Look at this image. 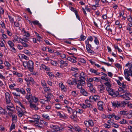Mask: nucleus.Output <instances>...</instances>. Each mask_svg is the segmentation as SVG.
<instances>
[{
    "mask_svg": "<svg viewBox=\"0 0 132 132\" xmlns=\"http://www.w3.org/2000/svg\"><path fill=\"white\" fill-rule=\"evenodd\" d=\"M12 94H13L14 96H15L16 97L17 96H20V94L19 93H17L16 92H13L12 93Z\"/></svg>",
    "mask_w": 132,
    "mask_h": 132,
    "instance_id": "6e6d98bb",
    "label": "nucleus"
},
{
    "mask_svg": "<svg viewBox=\"0 0 132 132\" xmlns=\"http://www.w3.org/2000/svg\"><path fill=\"white\" fill-rule=\"evenodd\" d=\"M93 40V38L91 36H90L88 37V38L87 40H86L85 42L87 41L89 42V41H90L91 42Z\"/></svg>",
    "mask_w": 132,
    "mask_h": 132,
    "instance_id": "4c0bfd02",
    "label": "nucleus"
},
{
    "mask_svg": "<svg viewBox=\"0 0 132 132\" xmlns=\"http://www.w3.org/2000/svg\"><path fill=\"white\" fill-rule=\"evenodd\" d=\"M50 63L54 66H56L57 64V61H50Z\"/></svg>",
    "mask_w": 132,
    "mask_h": 132,
    "instance_id": "b1692460",
    "label": "nucleus"
},
{
    "mask_svg": "<svg viewBox=\"0 0 132 132\" xmlns=\"http://www.w3.org/2000/svg\"><path fill=\"white\" fill-rule=\"evenodd\" d=\"M130 72L129 70L127 69L124 70V74L126 76L129 77L130 76Z\"/></svg>",
    "mask_w": 132,
    "mask_h": 132,
    "instance_id": "f3484780",
    "label": "nucleus"
},
{
    "mask_svg": "<svg viewBox=\"0 0 132 132\" xmlns=\"http://www.w3.org/2000/svg\"><path fill=\"white\" fill-rule=\"evenodd\" d=\"M4 64L5 66L7 67V69H10V67L11 66V64L7 61H5L4 62Z\"/></svg>",
    "mask_w": 132,
    "mask_h": 132,
    "instance_id": "a211bd4d",
    "label": "nucleus"
},
{
    "mask_svg": "<svg viewBox=\"0 0 132 132\" xmlns=\"http://www.w3.org/2000/svg\"><path fill=\"white\" fill-rule=\"evenodd\" d=\"M78 70V69L77 68L71 67L70 70L71 71H74L75 72H77Z\"/></svg>",
    "mask_w": 132,
    "mask_h": 132,
    "instance_id": "f704fd0d",
    "label": "nucleus"
},
{
    "mask_svg": "<svg viewBox=\"0 0 132 132\" xmlns=\"http://www.w3.org/2000/svg\"><path fill=\"white\" fill-rule=\"evenodd\" d=\"M58 62L61 65H63L64 61L62 60H58Z\"/></svg>",
    "mask_w": 132,
    "mask_h": 132,
    "instance_id": "0e129e2a",
    "label": "nucleus"
},
{
    "mask_svg": "<svg viewBox=\"0 0 132 132\" xmlns=\"http://www.w3.org/2000/svg\"><path fill=\"white\" fill-rule=\"evenodd\" d=\"M7 42L8 44L10 47V48L11 47L14 46V44L12 41L10 40H9Z\"/></svg>",
    "mask_w": 132,
    "mask_h": 132,
    "instance_id": "c756f323",
    "label": "nucleus"
},
{
    "mask_svg": "<svg viewBox=\"0 0 132 132\" xmlns=\"http://www.w3.org/2000/svg\"><path fill=\"white\" fill-rule=\"evenodd\" d=\"M0 24L3 28H5V23L4 22L1 21V22H0Z\"/></svg>",
    "mask_w": 132,
    "mask_h": 132,
    "instance_id": "5fc2aeb1",
    "label": "nucleus"
},
{
    "mask_svg": "<svg viewBox=\"0 0 132 132\" xmlns=\"http://www.w3.org/2000/svg\"><path fill=\"white\" fill-rule=\"evenodd\" d=\"M79 79L77 81V87L80 88H82V86H83L85 83V77H81L79 78Z\"/></svg>",
    "mask_w": 132,
    "mask_h": 132,
    "instance_id": "f03ea898",
    "label": "nucleus"
},
{
    "mask_svg": "<svg viewBox=\"0 0 132 132\" xmlns=\"http://www.w3.org/2000/svg\"><path fill=\"white\" fill-rule=\"evenodd\" d=\"M19 50H21L23 48V46L22 45H20L18 44L17 46Z\"/></svg>",
    "mask_w": 132,
    "mask_h": 132,
    "instance_id": "338daca9",
    "label": "nucleus"
},
{
    "mask_svg": "<svg viewBox=\"0 0 132 132\" xmlns=\"http://www.w3.org/2000/svg\"><path fill=\"white\" fill-rule=\"evenodd\" d=\"M30 101H32V103H33V102L36 103L38 101V99L37 97H35L34 96H32L31 100L29 101V103H30Z\"/></svg>",
    "mask_w": 132,
    "mask_h": 132,
    "instance_id": "ddd939ff",
    "label": "nucleus"
},
{
    "mask_svg": "<svg viewBox=\"0 0 132 132\" xmlns=\"http://www.w3.org/2000/svg\"><path fill=\"white\" fill-rule=\"evenodd\" d=\"M59 87L61 88L62 91L66 92L67 91L66 88L63 85L62 82L59 83Z\"/></svg>",
    "mask_w": 132,
    "mask_h": 132,
    "instance_id": "9b49d317",
    "label": "nucleus"
},
{
    "mask_svg": "<svg viewBox=\"0 0 132 132\" xmlns=\"http://www.w3.org/2000/svg\"><path fill=\"white\" fill-rule=\"evenodd\" d=\"M86 38V37L85 36L83 35H81L80 36L79 40L81 41H83Z\"/></svg>",
    "mask_w": 132,
    "mask_h": 132,
    "instance_id": "473e14b6",
    "label": "nucleus"
},
{
    "mask_svg": "<svg viewBox=\"0 0 132 132\" xmlns=\"http://www.w3.org/2000/svg\"><path fill=\"white\" fill-rule=\"evenodd\" d=\"M110 25L107 26L105 28V29L107 31L110 30L111 32H112V30L110 28Z\"/></svg>",
    "mask_w": 132,
    "mask_h": 132,
    "instance_id": "864d4df0",
    "label": "nucleus"
},
{
    "mask_svg": "<svg viewBox=\"0 0 132 132\" xmlns=\"http://www.w3.org/2000/svg\"><path fill=\"white\" fill-rule=\"evenodd\" d=\"M88 122L89 126L92 127L94 126V122L92 120H88Z\"/></svg>",
    "mask_w": 132,
    "mask_h": 132,
    "instance_id": "bb28decb",
    "label": "nucleus"
},
{
    "mask_svg": "<svg viewBox=\"0 0 132 132\" xmlns=\"http://www.w3.org/2000/svg\"><path fill=\"white\" fill-rule=\"evenodd\" d=\"M45 96L47 98V100H45V101L48 102L50 101L51 100V98L52 96L49 95H45Z\"/></svg>",
    "mask_w": 132,
    "mask_h": 132,
    "instance_id": "a878e982",
    "label": "nucleus"
},
{
    "mask_svg": "<svg viewBox=\"0 0 132 132\" xmlns=\"http://www.w3.org/2000/svg\"><path fill=\"white\" fill-rule=\"evenodd\" d=\"M72 114L70 116V118L73 119H76L77 117V112L75 110H72Z\"/></svg>",
    "mask_w": 132,
    "mask_h": 132,
    "instance_id": "9d476101",
    "label": "nucleus"
},
{
    "mask_svg": "<svg viewBox=\"0 0 132 132\" xmlns=\"http://www.w3.org/2000/svg\"><path fill=\"white\" fill-rule=\"evenodd\" d=\"M30 108L36 111L37 110L39 109L38 107L37 106V105L34 104L33 103H32V101H30Z\"/></svg>",
    "mask_w": 132,
    "mask_h": 132,
    "instance_id": "6e6552de",
    "label": "nucleus"
},
{
    "mask_svg": "<svg viewBox=\"0 0 132 132\" xmlns=\"http://www.w3.org/2000/svg\"><path fill=\"white\" fill-rule=\"evenodd\" d=\"M5 98L7 104H9L11 103L10 96L9 93L8 92H6L5 94Z\"/></svg>",
    "mask_w": 132,
    "mask_h": 132,
    "instance_id": "0eeeda50",
    "label": "nucleus"
},
{
    "mask_svg": "<svg viewBox=\"0 0 132 132\" xmlns=\"http://www.w3.org/2000/svg\"><path fill=\"white\" fill-rule=\"evenodd\" d=\"M34 63L31 60H29L28 62L27 68L30 72H32L34 69Z\"/></svg>",
    "mask_w": 132,
    "mask_h": 132,
    "instance_id": "7ed1b4c3",
    "label": "nucleus"
},
{
    "mask_svg": "<svg viewBox=\"0 0 132 132\" xmlns=\"http://www.w3.org/2000/svg\"><path fill=\"white\" fill-rule=\"evenodd\" d=\"M120 96L121 97H122L123 99L126 100H130V98L128 96L125 97L124 96V95H121Z\"/></svg>",
    "mask_w": 132,
    "mask_h": 132,
    "instance_id": "79ce46f5",
    "label": "nucleus"
},
{
    "mask_svg": "<svg viewBox=\"0 0 132 132\" xmlns=\"http://www.w3.org/2000/svg\"><path fill=\"white\" fill-rule=\"evenodd\" d=\"M61 106V104L59 103L56 104L55 105V108L57 109H61L62 107Z\"/></svg>",
    "mask_w": 132,
    "mask_h": 132,
    "instance_id": "393cba45",
    "label": "nucleus"
},
{
    "mask_svg": "<svg viewBox=\"0 0 132 132\" xmlns=\"http://www.w3.org/2000/svg\"><path fill=\"white\" fill-rule=\"evenodd\" d=\"M18 111V114L19 117H21L23 116L24 115V114L27 113V112L25 111V110L22 109H17Z\"/></svg>",
    "mask_w": 132,
    "mask_h": 132,
    "instance_id": "39448f33",
    "label": "nucleus"
},
{
    "mask_svg": "<svg viewBox=\"0 0 132 132\" xmlns=\"http://www.w3.org/2000/svg\"><path fill=\"white\" fill-rule=\"evenodd\" d=\"M90 71L92 73H95L96 72V70H95L91 68L90 69Z\"/></svg>",
    "mask_w": 132,
    "mask_h": 132,
    "instance_id": "bf43d9fd",
    "label": "nucleus"
},
{
    "mask_svg": "<svg viewBox=\"0 0 132 132\" xmlns=\"http://www.w3.org/2000/svg\"><path fill=\"white\" fill-rule=\"evenodd\" d=\"M22 57L26 60H29V58L24 54H22Z\"/></svg>",
    "mask_w": 132,
    "mask_h": 132,
    "instance_id": "774afa93",
    "label": "nucleus"
},
{
    "mask_svg": "<svg viewBox=\"0 0 132 132\" xmlns=\"http://www.w3.org/2000/svg\"><path fill=\"white\" fill-rule=\"evenodd\" d=\"M32 95L29 92H28L27 93V95L26 96V98L28 100L29 102L30 100H31V97H32Z\"/></svg>",
    "mask_w": 132,
    "mask_h": 132,
    "instance_id": "2eb2a0df",
    "label": "nucleus"
},
{
    "mask_svg": "<svg viewBox=\"0 0 132 132\" xmlns=\"http://www.w3.org/2000/svg\"><path fill=\"white\" fill-rule=\"evenodd\" d=\"M62 129H61V130ZM61 130L60 128L57 126H54L52 129V132H57L58 131H60Z\"/></svg>",
    "mask_w": 132,
    "mask_h": 132,
    "instance_id": "f8f14e48",
    "label": "nucleus"
},
{
    "mask_svg": "<svg viewBox=\"0 0 132 132\" xmlns=\"http://www.w3.org/2000/svg\"><path fill=\"white\" fill-rule=\"evenodd\" d=\"M105 85L109 87H111V85L110 83L109 82H105L104 83Z\"/></svg>",
    "mask_w": 132,
    "mask_h": 132,
    "instance_id": "ea45409f",
    "label": "nucleus"
},
{
    "mask_svg": "<svg viewBox=\"0 0 132 132\" xmlns=\"http://www.w3.org/2000/svg\"><path fill=\"white\" fill-rule=\"evenodd\" d=\"M94 37L95 38L94 40L95 44L96 45L98 44L99 43V41L98 39H97V37H95V36H94Z\"/></svg>",
    "mask_w": 132,
    "mask_h": 132,
    "instance_id": "a19ab883",
    "label": "nucleus"
},
{
    "mask_svg": "<svg viewBox=\"0 0 132 132\" xmlns=\"http://www.w3.org/2000/svg\"><path fill=\"white\" fill-rule=\"evenodd\" d=\"M100 97L98 95H94V96H91L89 98V101L90 102H92L94 101L97 102L100 100Z\"/></svg>",
    "mask_w": 132,
    "mask_h": 132,
    "instance_id": "20e7f679",
    "label": "nucleus"
},
{
    "mask_svg": "<svg viewBox=\"0 0 132 132\" xmlns=\"http://www.w3.org/2000/svg\"><path fill=\"white\" fill-rule=\"evenodd\" d=\"M39 123L42 125H43L46 124V122L43 120H42L40 121Z\"/></svg>",
    "mask_w": 132,
    "mask_h": 132,
    "instance_id": "09e8293b",
    "label": "nucleus"
},
{
    "mask_svg": "<svg viewBox=\"0 0 132 132\" xmlns=\"http://www.w3.org/2000/svg\"><path fill=\"white\" fill-rule=\"evenodd\" d=\"M24 52L27 55L30 56L31 55V53L28 50H26L24 51Z\"/></svg>",
    "mask_w": 132,
    "mask_h": 132,
    "instance_id": "72a5a7b5",
    "label": "nucleus"
},
{
    "mask_svg": "<svg viewBox=\"0 0 132 132\" xmlns=\"http://www.w3.org/2000/svg\"><path fill=\"white\" fill-rule=\"evenodd\" d=\"M111 125L113 127L116 128H118L119 126V125H117L116 123H115L114 122L111 123Z\"/></svg>",
    "mask_w": 132,
    "mask_h": 132,
    "instance_id": "e433bc0d",
    "label": "nucleus"
},
{
    "mask_svg": "<svg viewBox=\"0 0 132 132\" xmlns=\"http://www.w3.org/2000/svg\"><path fill=\"white\" fill-rule=\"evenodd\" d=\"M79 61L83 63H85L86 62V61L82 58L79 59Z\"/></svg>",
    "mask_w": 132,
    "mask_h": 132,
    "instance_id": "49530a36",
    "label": "nucleus"
},
{
    "mask_svg": "<svg viewBox=\"0 0 132 132\" xmlns=\"http://www.w3.org/2000/svg\"><path fill=\"white\" fill-rule=\"evenodd\" d=\"M20 92L23 95H24L26 94V92L25 90L23 88H20Z\"/></svg>",
    "mask_w": 132,
    "mask_h": 132,
    "instance_id": "13d9d810",
    "label": "nucleus"
},
{
    "mask_svg": "<svg viewBox=\"0 0 132 132\" xmlns=\"http://www.w3.org/2000/svg\"><path fill=\"white\" fill-rule=\"evenodd\" d=\"M15 128V125L13 122H12V123L11 126L10 130L11 131L12 129H14Z\"/></svg>",
    "mask_w": 132,
    "mask_h": 132,
    "instance_id": "c85d7f7f",
    "label": "nucleus"
},
{
    "mask_svg": "<svg viewBox=\"0 0 132 132\" xmlns=\"http://www.w3.org/2000/svg\"><path fill=\"white\" fill-rule=\"evenodd\" d=\"M89 88L91 92H92V93H95V90L94 88H93V86H92Z\"/></svg>",
    "mask_w": 132,
    "mask_h": 132,
    "instance_id": "4d7b16f0",
    "label": "nucleus"
},
{
    "mask_svg": "<svg viewBox=\"0 0 132 132\" xmlns=\"http://www.w3.org/2000/svg\"><path fill=\"white\" fill-rule=\"evenodd\" d=\"M21 40L20 41V43H21L22 42H23V41H24L25 42V43L27 42H28V39H27L26 38H23V39H20Z\"/></svg>",
    "mask_w": 132,
    "mask_h": 132,
    "instance_id": "a18cd8bd",
    "label": "nucleus"
},
{
    "mask_svg": "<svg viewBox=\"0 0 132 132\" xmlns=\"http://www.w3.org/2000/svg\"><path fill=\"white\" fill-rule=\"evenodd\" d=\"M28 62L27 61H24L23 62V66L25 68H26L27 67Z\"/></svg>",
    "mask_w": 132,
    "mask_h": 132,
    "instance_id": "3c124183",
    "label": "nucleus"
},
{
    "mask_svg": "<svg viewBox=\"0 0 132 132\" xmlns=\"http://www.w3.org/2000/svg\"><path fill=\"white\" fill-rule=\"evenodd\" d=\"M57 116H59L60 118H63V117L64 116L61 113L59 112L57 113Z\"/></svg>",
    "mask_w": 132,
    "mask_h": 132,
    "instance_id": "c03bdc74",
    "label": "nucleus"
},
{
    "mask_svg": "<svg viewBox=\"0 0 132 132\" xmlns=\"http://www.w3.org/2000/svg\"><path fill=\"white\" fill-rule=\"evenodd\" d=\"M8 17L9 19V20L11 23H12L14 21V20L13 18L11 17L10 15H8Z\"/></svg>",
    "mask_w": 132,
    "mask_h": 132,
    "instance_id": "8fccbe9b",
    "label": "nucleus"
},
{
    "mask_svg": "<svg viewBox=\"0 0 132 132\" xmlns=\"http://www.w3.org/2000/svg\"><path fill=\"white\" fill-rule=\"evenodd\" d=\"M128 20L130 22H132V18L130 15L128 16L127 17Z\"/></svg>",
    "mask_w": 132,
    "mask_h": 132,
    "instance_id": "680f3d73",
    "label": "nucleus"
},
{
    "mask_svg": "<svg viewBox=\"0 0 132 132\" xmlns=\"http://www.w3.org/2000/svg\"><path fill=\"white\" fill-rule=\"evenodd\" d=\"M93 130L94 132H98L99 129L97 127H95L93 128Z\"/></svg>",
    "mask_w": 132,
    "mask_h": 132,
    "instance_id": "de8ad7c7",
    "label": "nucleus"
},
{
    "mask_svg": "<svg viewBox=\"0 0 132 132\" xmlns=\"http://www.w3.org/2000/svg\"><path fill=\"white\" fill-rule=\"evenodd\" d=\"M87 82H92L94 81V78H87Z\"/></svg>",
    "mask_w": 132,
    "mask_h": 132,
    "instance_id": "69168bd1",
    "label": "nucleus"
},
{
    "mask_svg": "<svg viewBox=\"0 0 132 132\" xmlns=\"http://www.w3.org/2000/svg\"><path fill=\"white\" fill-rule=\"evenodd\" d=\"M10 48V50L14 53H15L17 52L16 49L13 46L11 47Z\"/></svg>",
    "mask_w": 132,
    "mask_h": 132,
    "instance_id": "37998d69",
    "label": "nucleus"
},
{
    "mask_svg": "<svg viewBox=\"0 0 132 132\" xmlns=\"http://www.w3.org/2000/svg\"><path fill=\"white\" fill-rule=\"evenodd\" d=\"M32 23L34 25H37L40 28L42 26L41 24L40 23H39V21H38L35 20L34 21H32Z\"/></svg>",
    "mask_w": 132,
    "mask_h": 132,
    "instance_id": "6ab92c4d",
    "label": "nucleus"
},
{
    "mask_svg": "<svg viewBox=\"0 0 132 132\" xmlns=\"http://www.w3.org/2000/svg\"><path fill=\"white\" fill-rule=\"evenodd\" d=\"M85 43L86 44V50L88 49L89 48H91L92 47L91 45L87 41L85 42Z\"/></svg>",
    "mask_w": 132,
    "mask_h": 132,
    "instance_id": "412c9836",
    "label": "nucleus"
},
{
    "mask_svg": "<svg viewBox=\"0 0 132 132\" xmlns=\"http://www.w3.org/2000/svg\"><path fill=\"white\" fill-rule=\"evenodd\" d=\"M119 113L121 115H127L129 114L127 111L122 110Z\"/></svg>",
    "mask_w": 132,
    "mask_h": 132,
    "instance_id": "4be33fe9",
    "label": "nucleus"
},
{
    "mask_svg": "<svg viewBox=\"0 0 132 132\" xmlns=\"http://www.w3.org/2000/svg\"><path fill=\"white\" fill-rule=\"evenodd\" d=\"M80 92L83 94V95L86 96H88L89 94L83 88L81 89H80Z\"/></svg>",
    "mask_w": 132,
    "mask_h": 132,
    "instance_id": "dca6fc26",
    "label": "nucleus"
},
{
    "mask_svg": "<svg viewBox=\"0 0 132 132\" xmlns=\"http://www.w3.org/2000/svg\"><path fill=\"white\" fill-rule=\"evenodd\" d=\"M21 43L23 47H29V45L26 43L24 42H22Z\"/></svg>",
    "mask_w": 132,
    "mask_h": 132,
    "instance_id": "58836bf2",
    "label": "nucleus"
},
{
    "mask_svg": "<svg viewBox=\"0 0 132 132\" xmlns=\"http://www.w3.org/2000/svg\"><path fill=\"white\" fill-rule=\"evenodd\" d=\"M12 121L14 122H16L17 120V117L15 114H13L12 116Z\"/></svg>",
    "mask_w": 132,
    "mask_h": 132,
    "instance_id": "5701e85b",
    "label": "nucleus"
},
{
    "mask_svg": "<svg viewBox=\"0 0 132 132\" xmlns=\"http://www.w3.org/2000/svg\"><path fill=\"white\" fill-rule=\"evenodd\" d=\"M119 123L122 124H124L126 123H127L126 120L124 119H123L119 122Z\"/></svg>",
    "mask_w": 132,
    "mask_h": 132,
    "instance_id": "c9c22d12",
    "label": "nucleus"
},
{
    "mask_svg": "<svg viewBox=\"0 0 132 132\" xmlns=\"http://www.w3.org/2000/svg\"><path fill=\"white\" fill-rule=\"evenodd\" d=\"M13 104L11 103V105H7L6 106V108L7 110L12 112H13L14 111V110L12 109L13 108Z\"/></svg>",
    "mask_w": 132,
    "mask_h": 132,
    "instance_id": "4468645a",
    "label": "nucleus"
},
{
    "mask_svg": "<svg viewBox=\"0 0 132 132\" xmlns=\"http://www.w3.org/2000/svg\"><path fill=\"white\" fill-rule=\"evenodd\" d=\"M129 102L127 101H123L122 102L113 101L112 102V107L114 108H119L121 107L124 108L125 105L128 104Z\"/></svg>",
    "mask_w": 132,
    "mask_h": 132,
    "instance_id": "f257e3e1",
    "label": "nucleus"
},
{
    "mask_svg": "<svg viewBox=\"0 0 132 132\" xmlns=\"http://www.w3.org/2000/svg\"><path fill=\"white\" fill-rule=\"evenodd\" d=\"M119 92L118 91H116L115 92L114 91L113 92V94L112 95V97H118L119 95Z\"/></svg>",
    "mask_w": 132,
    "mask_h": 132,
    "instance_id": "cd10ccee",
    "label": "nucleus"
},
{
    "mask_svg": "<svg viewBox=\"0 0 132 132\" xmlns=\"http://www.w3.org/2000/svg\"><path fill=\"white\" fill-rule=\"evenodd\" d=\"M68 65V63L64 62L63 65H60V67L61 68H63L64 67L67 66Z\"/></svg>",
    "mask_w": 132,
    "mask_h": 132,
    "instance_id": "052dcab7",
    "label": "nucleus"
},
{
    "mask_svg": "<svg viewBox=\"0 0 132 132\" xmlns=\"http://www.w3.org/2000/svg\"><path fill=\"white\" fill-rule=\"evenodd\" d=\"M102 86V87H101L100 88V92L101 93H102L104 92V90L105 88L104 87V86Z\"/></svg>",
    "mask_w": 132,
    "mask_h": 132,
    "instance_id": "603ef678",
    "label": "nucleus"
},
{
    "mask_svg": "<svg viewBox=\"0 0 132 132\" xmlns=\"http://www.w3.org/2000/svg\"><path fill=\"white\" fill-rule=\"evenodd\" d=\"M18 104L21 106V107L23 109V110H25V108L24 105L21 103L20 102H18Z\"/></svg>",
    "mask_w": 132,
    "mask_h": 132,
    "instance_id": "e2e57ef3",
    "label": "nucleus"
},
{
    "mask_svg": "<svg viewBox=\"0 0 132 132\" xmlns=\"http://www.w3.org/2000/svg\"><path fill=\"white\" fill-rule=\"evenodd\" d=\"M42 117L46 119L47 120H49L50 119L48 115L47 114L44 113L42 115Z\"/></svg>",
    "mask_w": 132,
    "mask_h": 132,
    "instance_id": "7c9ffc66",
    "label": "nucleus"
},
{
    "mask_svg": "<svg viewBox=\"0 0 132 132\" xmlns=\"http://www.w3.org/2000/svg\"><path fill=\"white\" fill-rule=\"evenodd\" d=\"M33 119L34 120H30L31 121L34 122L35 123L37 124L39 122L40 117L37 114L33 115L32 116Z\"/></svg>",
    "mask_w": 132,
    "mask_h": 132,
    "instance_id": "423d86ee",
    "label": "nucleus"
},
{
    "mask_svg": "<svg viewBox=\"0 0 132 132\" xmlns=\"http://www.w3.org/2000/svg\"><path fill=\"white\" fill-rule=\"evenodd\" d=\"M41 66L43 69H44L45 70L47 71H50V68L47 66H46L44 64H41Z\"/></svg>",
    "mask_w": 132,
    "mask_h": 132,
    "instance_id": "aec40b11",
    "label": "nucleus"
},
{
    "mask_svg": "<svg viewBox=\"0 0 132 132\" xmlns=\"http://www.w3.org/2000/svg\"><path fill=\"white\" fill-rule=\"evenodd\" d=\"M20 39L21 38H18L17 36H15L14 37V40H13V41H14V40H15L18 42H20L21 40Z\"/></svg>",
    "mask_w": 132,
    "mask_h": 132,
    "instance_id": "2f4dec72",
    "label": "nucleus"
},
{
    "mask_svg": "<svg viewBox=\"0 0 132 132\" xmlns=\"http://www.w3.org/2000/svg\"><path fill=\"white\" fill-rule=\"evenodd\" d=\"M103 103L101 101H98L97 103V106L98 109L101 111H103Z\"/></svg>",
    "mask_w": 132,
    "mask_h": 132,
    "instance_id": "1a4fd4ad",
    "label": "nucleus"
}]
</instances>
